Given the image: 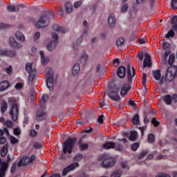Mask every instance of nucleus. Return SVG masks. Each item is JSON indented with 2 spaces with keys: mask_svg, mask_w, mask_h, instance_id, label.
Segmentation results:
<instances>
[{
  "mask_svg": "<svg viewBox=\"0 0 177 177\" xmlns=\"http://www.w3.org/2000/svg\"><path fill=\"white\" fill-rule=\"evenodd\" d=\"M55 17V12L53 11H48L43 14L39 21L36 23L37 28H44L48 27L50 24V19Z\"/></svg>",
  "mask_w": 177,
  "mask_h": 177,
  "instance_id": "1",
  "label": "nucleus"
},
{
  "mask_svg": "<svg viewBox=\"0 0 177 177\" xmlns=\"http://www.w3.org/2000/svg\"><path fill=\"white\" fill-rule=\"evenodd\" d=\"M46 78L47 80L46 85L49 91H53V70L47 68L45 71Z\"/></svg>",
  "mask_w": 177,
  "mask_h": 177,
  "instance_id": "2",
  "label": "nucleus"
},
{
  "mask_svg": "<svg viewBox=\"0 0 177 177\" xmlns=\"http://www.w3.org/2000/svg\"><path fill=\"white\" fill-rule=\"evenodd\" d=\"M26 71L28 74V82L31 85L32 81H34V78H35V75H37V70L32 67V64L28 63L26 65Z\"/></svg>",
  "mask_w": 177,
  "mask_h": 177,
  "instance_id": "3",
  "label": "nucleus"
},
{
  "mask_svg": "<svg viewBox=\"0 0 177 177\" xmlns=\"http://www.w3.org/2000/svg\"><path fill=\"white\" fill-rule=\"evenodd\" d=\"M177 73V66H171L167 68V72L165 75L166 81L168 82H172L174 79L175 78V75Z\"/></svg>",
  "mask_w": 177,
  "mask_h": 177,
  "instance_id": "4",
  "label": "nucleus"
},
{
  "mask_svg": "<svg viewBox=\"0 0 177 177\" xmlns=\"http://www.w3.org/2000/svg\"><path fill=\"white\" fill-rule=\"evenodd\" d=\"M120 87L118 86H114L109 91V97L115 102H120Z\"/></svg>",
  "mask_w": 177,
  "mask_h": 177,
  "instance_id": "5",
  "label": "nucleus"
},
{
  "mask_svg": "<svg viewBox=\"0 0 177 177\" xmlns=\"http://www.w3.org/2000/svg\"><path fill=\"white\" fill-rule=\"evenodd\" d=\"M170 48H171V44H169V43L168 42L163 43L162 48L164 49V50H166L165 52V55L162 58V63L163 64H167V59L168 56H169V53H171V51H169Z\"/></svg>",
  "mask_w": 177,
  "mask_h": 177,
  "instance_id": "6",
  "label": "nucleus"
},
{
  "mask_svg": "<svg viewBox=\"0 0 177 177\" xmlns=\"http://www.w3.org/2000/svg\"><path fill=\"white\" fill-rule=\"evenodd\" d=\"M52 38L53 41H51L48 45H47V49L48 50L52 51L53 49L56 48V46L57 45V39H59V36L56 33L52 34Z\"/></svg>",
  "mask_w": 177,
  "mask_h": 177,
  "instance_id": "7",
  "label": "nucleus"
},
{
  "mask_svg": "<svg viewBox=\"0 0 177 177\" xmlns=\"http://www.w3.org/2000/svg\"><path fill=\"white\" fill-rule=\"evenodd\" d=\"M153 78L156 81H159L158 85H162L164 84V77H161V71L156 70L152 71Z\"/></svg>",
  "mask_w": 177,
  "mask_h": 177,
  "instance_id": "8",
  "label": "nucleus"
},
{
  "mask_svg": "<svg viewBox=\"0 0 177 177\" xmlns=\"http://www.w3.org/2000/svg\"><path fill=\"white\" fill-rule=\"evenodd\" d=\"M9 44L12 49H21L23 48V46L19 44L13 37L9 38Z\"/></svg>",
  "mask_w": 177,
  "mask_h": 177,
  "instance_id": "9",
  "label": "nucleus"
},
{
  "mask_svg": "<svg viewBox=\"0 0 177 177\" xmlns=\"http://www.w3.org/2000/svg\"><path fill=\"white\" fill-rule=\"evenodd\" d=\"M53 30L56 31L57 32H59L60 34H66L68 30L64 27L60 26V25L57 24H55L53 25Z\"/></svg>",
  "mask_w": 177,
  "mask_h": 177,
  "instance_id": "10",
  "label": "nucleus"
},
{
  "mask_svg": "<svg viewBox=\"0 0 177 177\" xmlns=\"http://www.w3.org/2000/svg\"><path fill=\"white\" fill-rule=\"evenodd\" d=\"M40 55V62L43 66H46L48 63L50 62L49 57L45 55V53L44 51L39 52Z\"/></svg>",
  "mask_w": 177,
  "mask_h": 177,
  "instance_id": "11",
  "label": "nucleus"
},
{
  "mask_svg": "<svg viewBox=\"0 0 177 177\" xmlns=\"http://www.w3.org/2000/svg\"><path fill=\"white\" fill-rule=\"evenodd\" d=\"M10 88V83L8 80H4L0 82V92H5Z\"/></svg>",
  "mask_w": 177,
  "mask_h": 177,
  "instance_id": "12",
  "label": "nucleus"
},
{
  "mask_svg": "<svg viewBox=\"0 0 177 177\" xmlns=\"http://www.w3.org/2000/svg\"><path fill=\"white\" fill-rule=\"evenodd\" d=\"M9 102L12 104V111H19V103L16 98L11 97L9 98Z\"/></svg>",
  "mask_w": 177,
  "mask_h": 177,
  "instance_id": "13",
  "label": "nucleus"
},
{
  "mask_svg": "<svg viewBox=\"0 0 177 177\" xmlns=\"http://www.w3.org/2000/svg\"><path fill=\"white\" fill-rule=\"evenodd\" d=\"M135 68L131 66L129 64L127 65V76L129 81L132 80V77H135Z\"/></svg>",
  "mask_w": 177,
  "mask_h": 177,
  "instance_id": "14",
  "label": "nucleus"
},
{
  "mask_svg": "<svg viewBox=\"0 0 177 177\" xmlns=\"http://www.w3.org/2000/svg\"><path fill=\"white\" fill-rule=\"evenodd\" d=\"M108 24L111 27L115 26V15L113 12H111L108 17Z\"/></svg>",
  "mask_w": 177,
  "mask_h": 177,
  "instance_id": "15",
  "label": "nucleus"
},
{
  "mask_svg": "<svg viewBox=\"0 0 177 177\" xmlns=\"http://www.w3.org/2000/svg\"><path fill=\"white\" fill-rule=\"evenodd\" d=\"M143 67H151V58L147 53L145 55Z\"/></svg>",
  "mask_w": 177,
  "mask_h": 177,
  "instance_id": "16",
  "label": "nucleus"
},
{
  "mask_svg": "<svg viewBox=\"0 0 177 177\" xmlns=\"http://www.w3.org/2000/svg\"><path fill=\"white\" fill-rule=\"evenodd\" d=\"M126 74H127V68H125V67L120 66L118 68L117 75L119 77V78H124Z\"/></svg>",
  "mask_w": 177,
  "mask_h": 177,
  "instance_id": "17",
  "label": "nucleus"
},
{
  "mask_svg": "<svg viewBox=\"0 0 177 177\" xmlns=\"http://www.w3.org/2000/svg\"><path fill=\"white\" fill-rule=\"evenodd\" d=\"M129 89H131V86H129L128 84H124L120 90L121 96H124V95H127V93L129 92Z\"/></svg>",
  "mask_w": 177,
  "mask_h": 177,
  "instance_id": "18",
  "label": "nucleus"
},
{
  "mask_svg": "<svg viewBox=\"0 0 177 177\" xmlns=\"http://www.w3.org/2000/svg\"><path fill=\"white\" fill-rule=\"evenodd\" d=\"M15 37L18 41L21 42H24L26 41V37L21 31H17L15 32Z\"/></svg>",
  "mask_w": 177,
  "mask_h": 177,
  "instance_id": "19",
  "label": "nucleus"
},
{
  "mask_svg": "<svg viewBox=\"0 0 177 177\" xmlns=\"http://www.w3.org/2000/svg\"><path fill=\"white\" fill-rule=\"evenodd\" d=\"M88 54L86 53H82L80 59H79L80 63L82 64H86V62H88Z\"/></svg>",
  "mask_w": 177,
  "mask_h": 177,
  "instance_id": "20",
  "label": "nucleus"
},
{
  "mask_svg": "<svg viewBox=\"0 0 177 177\" xmlns=\"http://www.w3.org/2000/svg\"><path fill=\"white\" fill-rule=\"evenodd\" d=\"M163 101L165 102V104L169 106V104H172V97L170 95H166L163 97Z\"/></svg>",
  "mask_w": 177,
  "mask_h": 177,
  "instance_id": "21",
  "label": "nucleus"
},
{
  "mask_svg": "<svg viewBox=\"0 0 177 177\" xmlns=\"http://www.w3.org/2000/svg\"><path fill=\"white\" fill-rule=\"evenodd\" d=\"M80 64H75L72 69V74L73 75H77V74H78L80 73Z\"/></svg>",
  "mask_w": 177,
  "mask_h": 177,
  "instance_id": "22",
  "label": "nucleus"
},
{
  "mask_svg": "<svg viewBox=\"0 0 177 177\" xmlns=\"http://www.w3.org/2000/svg\"><path fill=\"white\" fill-rule=\"evenodd\" d=\"M48 99H49V96L48 95V94L43 95L39 100L40 104L41 105L45 104L46 102H48Z\"/></svg>",
  "mask_w": 177,
  "mask_h": 177,
  "instance_id": "23",
  "label": "nucleus"
},
{
  "mask_svg": "<svg viewBox=\"0 0 177 177\" xmlns=\"http://www.w3.org/2000/svg\"><path fill=\"white\" fill-rule=\"evenodd\" d=\"M66 13H71L73 12V3L66 2L65 4Z\"/></svg>",
  "mask_w": 177,
  "mask_h": 177,
  "instance_id": "24",
  "label": "nucleus"
},
{
  "mask_svg": "<svg viewBox=\"0 0 177 177\" xmlns=\"http://www.w3.org/2000/svg\"><path fill=\"white\" fill-rule=\"evenodd\" d=\"M87 36H88V30H84L82 34V35L80 36V39H77V44L79 45V44H81L84 38L86 37Z\"/></svg>",
  "mask_w": 177,
  "mask_h": 177,
  "instance_id": "25",
  "label": "nucleus"
},
{
  "mask_svg": "<svg viewBox=\"0 0 177 177\" xmlns=\"http://www.w3.org/2000/svg\"><path fill=\"white\" fill-rule=\"evenodd\" d=\"M1 111H6L8 110V102H6V101L1 102Z\"/></svg>",
  "mask_w": 177,
  "mask_h": 177,
  "instance_id": "26",
  "label": "nucleus"
},
{
  "mask_svg": "<svg viewBox=\"0 0 177 177\" xmlns=\"http://www.w3.org/2000/svg\"><path fill=\"white\" fill-rule=\"evenodd\" d=\"M128 4L127 3H124L122 4L121 8H120V12L121 13H125L128 11Z\"/></svg>",
  "mask_w": 177,
  "mask_h": 177,
  "instance_id": "27",
  "label": "nucleus"
},
{
  "mask_svg": "<svg viewBox=\"0 0 177 177\" xmlns=\"http://www.w3.org/2000/svg\"><path fill=\"white\" fill-rule=\"evenodd\" d=\"M175 36V32H174V30L171 29L167 34L165 35L166 38H174Z\"/></svg>",
  "mask_w": 177,
  "mask_h": 177,
  "instance_id": "28",
  "label": "nucleus"
},
{
  "mask_svg": "<svg viewBox=\"0 0 177 177\" xmlns=\"http://www.w3.org/2000/svg\"><path fill=\"white\" fill-rule=\"evenodd\" d=\"M16 56V52L10 50L7 51V57H15Z\"/></svg>",
  "mask_w": 177,
  "mask_h": 177,
  "instance_id": "29",
  "label": "nucleus"
},
{
  "mask_svg": "<svg viewBox=\"0 0 177 177\" xmlns=\"http://www.w3.org/2000/svg\"><path fill=\"white\" fill-rule=\"evenodd\" d=\"M124 42H125L124 37H120L117 39L116 44L118 46H121V45L124 44Z\"/></svg>",
  "mask_w": 177,
  "mask_h": 177,
  "instance_id": "30",
  "label": "nucleus"
},
{
  "mask_svg": "<svg viewBox=\"0 0 177 177\" xmlns=\"http://www.w3.org/2000/svg\"><path fill=\"white\" fill-rule=\"evenodd\" d=\"M8 49L6 48H1L0 49V56H6L8 55Z\"/></svg>",
  "mask_w": 177,
  "mask_h": 177,
  "instance_id": "31",
  "label": "nucleus"
},
{
  "mask_svg": "<svg viewBox=\"0 0 177 177\" xmlns=\"http://www.w3.org/2000/svg\"><path fill=\"white\" fill-rule=\"evenodd\" d=\"M6 73L10 75L13 74V69L12 68V66H10L6 68Z\"/></svg>",
  "mask_w": 177,
  "mask_h": 177,
  "instance_id": "32",
  "label": "nucleus"
},
{
  "mask_svg": "<svg viewBox=\"0 0 177 177\" xmlns=\"http://www.w3.org/2000/svg\"><path fill=\"white\" fill-rule=\"evenodd\" d=\"M175 60V55H171L169 57V60H168V64H174V62Z\"/></svg>",
  "mask_w": 177,
  "mask_h": 177,
  "instance_id": "33",
  "label": "nucleus"
},
{
  "mask_svg": "<svg viewBox=\"0 0 177 177\" xmlns=\"http://www.w3.org/2000/svg\"><path fill=\"white\" fill-rule=\"evenodd\" d=\"M147 81V74L143 73V75H142V84L144 86L146 85Z\"/></svg>",
  "mask_w": 177,
  "mask_h": 177,
  "instance_id": "34",
  "label": "nucleus"
},
{
  "mask_svg": "<svg viewBox=\"0 0 177 177\" xmlns=\"http://www.w3.org/2000/svg\"><path fill=\"white\" fill-rule=\"evenodd\" d=\"M7 9L9 12H15V10H16V7L13 5L8 6Z\"/></svg>",
  "mask_w": 177,
  "mask_h": 177,
  "instance_id": "35",
  "label": "nucleus"
},
{
  "mask_svg": "<svg viewBox=\"0 0 177 177\" xmlns=\"http://www.w3.org/2000/svg\"><path fill=\"white\" fill-rule=\"evenodd\" d=\"M129 104L131 106L133 109H135L136 107V102L133 100L129 101Z\"/></svg>",
  "mask_w": 177,
  "mask_h": 177,
  "instance_id": "36",
  "label": "nucleus"
},
{
  "mask_svg": "<svg viewBox=\"0 0 177 177\" xmlns=\"http://www.w3.org/2000/svg\"><path fill=\"white\" fill-rule=\"evenodd\" d=\"M171 8L173 9H177V0H173L171 1Z\"/></svg>",
  "mask_w": 177,
  "mask_h": 177,
  "instance_id": "37",
  "label": "nucleus"
},
{
  "mask_svg": "<svg viewBox=\"0 0 177 177\" xmlns=\"http://www.w3.org/2000/svg\"><path fill=\"white\" fill-rule=\"evenodd\" d=\"M15 89H17L19 91L23 88V84L18 83L15 85Z\"/></svg>",
  "mask_w": 177,
  "mask_h": 177,
  "instance_id": "38",
  "label": "nucleus"
},
{
  "mask_svg": "<svg viewBox=\"0 0 177 177\" xmlns=\"http://www.w3.org/2000/svg\"><path fill=\"white\" fill-rule=\"evenodd\" d=\"M82 5V1H76L74 3V8H79V6H81Z\"/></svg>",
  "mask_w": 177,
  "mask_h": 177,
  "instance_id": "39",
  "label": "nucleus"
},
{
  "mask_svg": "<svg viewBox=\"0 0 177 177\" xmlns=\"http://www.w3.org/2000/svg\"><path fill=\"white\" fill-rule=\"evenodd\" d=\"M171 24H177V15L173 17L171 19Z\"/></svg>",
  "mask_w": 177,
  "mask_h": 177,
  "instance_id": "40",
  "label": "nucleus"
},
{
  "mask_svg": "<svg viewBox=\"0 0 177 177\" xmlns=\"http://www.w3.org/2000/svg\"><path fill=\"white\" fill-rule=\"evenodd\" d=\"M56 12L59 16H63V10L58 8L56 10Z\"/></svg>",
  "mask_w": 177,
  "mask_h": 177,
  "instance_id": "41",
  "label": "nucleus"
},
{
  "mask_svg": "<svg viewBox=\"0 0 177 177\" xmlns=\"http://www.w3.org/2000/svg\"><path fill=\"white\" fill-rule=\"evenodd\" d=\"M171 100L174 103H177V95L176 94H174L172 95V98Z\"/></svg>",
  "mask_w": 177,
  "mask_h": 177,
  "instance_id": "42",
  "label": "nucleus"
},
{
  "mask_svg": "<svg viewBox=\"0 0 177 177\" xmlns=\"http://www.w3.org/2000/svg\"><path fill=\"white\" fill-rule=\"evenodd\" d=\"M138 42L140 45H143L144 44L146 43V39L145 38H141L138 40Z\"/></svg>",
  "mask_w": 177,
  "mask_h": 177,
  "instance_id": "43",
  "label": "nucleus"
},
{
  "mask_svg": "<svg viewBox=\"0 0 177 177\" xmlns=\"http://www.w3.org/2000/svg\"><path fill=\"white\" fill-rule=\"evenodd\" d=\"M39 37H41V33L39 32H37L35 35V39L37 41V39H39Z\"/></svg>",
  "mask_w": 177,
  "mask_h": 177,
  "instance_id": "44",
  "label": "nucleus"
},
{
  "mask_svg": "<svg viewBox=\"0 0 177 177\" xmlns=\"http://www.w3.org/2000/svg\"><path fill=\"white\" fill-rule=\"evenodd\" d=\"M147 111H154V110H153V109L151 108V106L150 105H147V109H146Z\"/></svg>",
  "mask_w": 177,
  "mask_h": 177,
  "instance_id": "45",
  "label": "nucleus"
},
{
  "mask_svg": "<svg viewBox=\"0 0 177 177\" xmlns=\"http://www.w3.org/2000/svg\"><path fill=\"white\" fill-rule=\"evenodd\" d=\"M138 59L140 60H143V53H138Z\"/></svg>",
  "mask_w": 177,
  "mask_h": 177,
  "instance_id": "46",
  "label": "nucleus"
},
{
  "mask_svg": "<svg viewBox=\"0 0 177 177\" xmlns=\"http://www.w3.org/2000/svg\"><path fill=\"white\" fill-rule=\"evenodd\" d=\"M119 63H120V61L118 60V59H116L113 61L114 66H118Z\"/></svg>",
  "mask_w": 177,
  "mask_h": 177,
  "instance_id": "47",
  "label": "nucleus"
},
{
  "mask_svg": "<svg viewBox=\"0 0 177 177\" xmlns=\"http://www.w3.org/2000/svg\"><path fill=\"white\" fill-rule=\"evenodd\" d=\"M144 2L145 0H136V3H138V5H142Z\"/></svg>",
  "mask_w": 177,
  "mask_h": 177,
  "instance_id": "48",
  "label": "nucleus"
},
{
  "mask_svg": "<svg viewBox=\"0 0 177 177\" xmlns=\"http://www.w3.org/2000/svg\"><path fill=\"white\" fill-rule=\"evenodd\" d=\"M171 30H174V31H177V24H173Z\"/></svg>",
  "mask_w": 177,
  "mask_h": 177,
  "instance_id": "49",
  "label": "nucleus"
},
{
  "mask_svg": "<svg viewBox=\"0 0 177 177\" xmlns=\"http://www.w3.org/2000/svg\"><path fill=\"white\" fill-rule=\"evenodd\" d=\"M99 104H100V109H103L104 107V106H103V102L100 101Z\"/></svg>",
  "mask_w": 177,
  "mask_h": 177,
  "instance_id": "50",
  "label": "nucleus"
},
{
  "mask_svg": "<svg viewBox=\"0 0 177 177\" xmlns=\"http://www.w3.org/2000/svg\"><path fill=\"white\" fill-rule=\"evenodd\" d=\"M99 70H100V64H97V66H96L97 73H99Z\"/></svg>",
  "mask_w": 177,
  "mask_h": 177,
  "instance_id": "51",
  "label": "nucleus"
},
{
  "mask_svg": "<svg viewBox=\"0 0 177 177\" xmlns=\"http://www.w3.org/2000/svg\"><path fill=\"white\" fill-rule=\"evenodd\" d=\"M83 26H84V27H87V26H88V22H86V21H84L83 22Z\"/></svg>",
  "mask_w": 177,
  "mask_h": 177,
  "instance_id": "52",
  "label": "nucleus"
},
{
  "mask_svg": "<svg viewBox=\"0 0 177 177\" xmlns=\"http://www.w3.org/2000/svg\"><path fill=\"white\" fill-rule=\"evenodd\" d=\"M32 52H37V47L35 46L32 47Z\"/></svg>",
  "mask_w": 177,
  "mask_h": 177,
  "instance_id": "53",
  "label": "nucleus"
},
{
  "mask_svg": "<svg viewBox=\"0 0 177 177\" xmlns=\"http://www.w3.org/2000/svg\"><path fill=\"white\" fill-rule=\"evenodd\" d=\"M96 8H97L96 6H93L91 8L92 12H95Z\"/></svg>",
  "mask_w": 177,
  "mask_h": 177,
  "instance_id": "54",
  "label": "nucleus"
},
{
  "mask_svg": "<svg viewBox=\"0 0 177 177\" xmlns=\"http://www.w3.org/2000/svg\"><path fill=\"white\" fill-rule=\"evenodd\" d=\"M91 41H92L93 42H95V41H96V37H93V38L91 39Z\"/></svg>",
  "mask_w": 177,
  "mask_h": 177,
  "instance_id": "55",
  "label": "nucleus"
},
{
  "mask_svg": "<svg viewBox=\"0 0 177 177\" xmlns=\"http://www.w3.org/2000/svg\"><path fill=\"white\" fill-rule=\"evenodd\" d=\"M19 6H20V8H23V4H20Z\"/></svg>",
  "mask_w": 177,
  "mask_h": 177,
  "instance_id": "56",
  "label": "nucleus"
},
{
  "mask_svg": "<svg viewBox=\"0 0 177 177\" xmlns=\"http://www.w3.org/2000/svg\"><path fill=\"white\" fill-rule=\"evenodd\" d=\"M123 2H127V0H123Z\"/></svg>",
  "mask_w": 177,
  "mask_h": 177,
  "instance_id": "57",
  "label": "nucleus"
},
{
  "mask_svg": "<svg viewBox=\"0 0 177 177\" xmlns=\"http://www.w3.org/2000/svg\"><path fill=\"white\" fill-rule=\"evenodd\" d=\"M17 10H19V8L17 9Z\"/></svg>",
  "mask_w": 177,
  "mask_h": 177,
  "instance_id": "58",
  "label": "nucleus"
}]
</instances>
